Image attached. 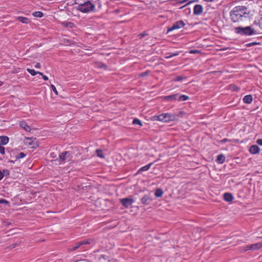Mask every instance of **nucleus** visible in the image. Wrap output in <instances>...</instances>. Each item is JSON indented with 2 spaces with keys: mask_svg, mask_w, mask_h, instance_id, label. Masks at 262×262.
I'll use <instances>...</instances> for the list:
<instances>
[{
  "mask_svg": "<svg viewBox=\"0 0 262 262\" xmlns=\"http://www.w3.org/2000/svg\"><path fill=\"white\" fill-rule=\"evenodd\" d=\"M35 66H39V63H36V64Z\"/></svg>",
  "mask_w": 262,
  "mask_h": 262,
  "instance_id": "obj_50",
  "label": "nucleus"
},
{
  "mask_svg": "<svg viewBox=\"0 0 262 262\" xmlns=\"http://www.w3.org/2000/svg\"><path fill=\"white\" fill-rule=\"evenodd\" d=\"M51 88L52 90V91L54 92V93H55V94L56 95H58V92H57V90H56L55 86L53 84H51Z\"/></svg>",
  "mask_w": 262,
  "mask_h": 262,
  "instance_id": "obj_34",
  "label": "nucleus"
},
{
  "mask_svg": "<svg viewBox=\"0 0 262 262\" xmlns=\"http://www.w3.org/2000/svg\"><path fill=\"white\" fill-rule=\"evenodd\" d=\"M198 51L197 50H190V53H195L198 52Z\"/></svg>",
  "mask_w": 262,
  "mask_h": 262,
  "instance_id": "obj_44",
  "label": "nucleus"
},
{
  "mask_svg": "<svg viewBox=\"0 0 262 262\" xmlns=\"http://www.w3.org/2000/svg\"><path fill=\"white\" fill-rule=\"evenodd\" d=\"M38 74H39L40 75H41L42 76L43 79L45 80H48V77L47 76L44 75L42 73L38 72Z\"/></svg>",
  "mask_w": 262,
  "mask_h": 262,
  "instance_id": "obj_36",
  "label": "nucleus"
},
{
  "mask_svg": "<svg viewBox=\"0 0 262 262\" xmlns=\"http://www.w3.org/2000/svg\"><path fill=\"white\" fill-rule=\"evenodd\" d=\"M178 96L177 94L166 96L164 97V99L167 101L176 100L177 99Z\"/></svg>",
  "mask_w": 262,
  "mask_h": 262,
  "instance_id": "obj_20",
  "label": "nucleus"
},
{
  "mask_svg": "<svg viewBox=\"0 0 262 262\" xmlns=\"http://www.w3.org/2000/svg\"><path fill=\"white\" fill-rule=\"evenodd\" d=\"M95 5L88 1L82 4H79L77 6V10L82 13H89L94 10Z\"/></svg>",
  "mask_w": 262,
  "mask_h": 262,
  "instance_id": "obj_4",
  "label": "nucleus"
},
{
  "mask_svg": "<svg viewBox=\"0 0 262 262\" xmlns=\"http://www.w3.org/2000/svg\"><path fill=\"white\" fill-rule=\"evenodd\" d=\"M229 89L232 91H239V88L234 84H230L229 85Z\"/></svg>",
  "mask_w": 262,
  "mask_h": 262,
  "instance_id": "obj_28",
  "label": "nucleus"
},
{
  "mask_svg": "<svg viewBox=\"0 0 262 262\" xmlns=\"http://www.w3.org/2000/svg\"><path fill=\"white\" fill-rule=\"evenodd\" d=\"M204 1H206V2H212L213 0H204Z\"/></svg>",
  "mask_w": 262,
  "mask_h": 262,
  "instance_id": "obj_46",
  "label": "nucleus"
},
{
  "mask_svg": "<svg viewBox=\"0 0 262 262\" xmlns=\"http://www.w3.org/2000/svg\"><path fill=\"white\" fill-rule=\"evenodd\" d=\"M152 165V163H150L148 164L145 165L142 167H141L137 171V173H140L143 171H145L148 170Z\"/></svg>",
  "mask_w": 262,
  "mask_h": 262,
  "instance_id": "obj_15",
  "label": "nucleus"
},
{
  "mask_svg": "<svg viewBox=\"0 0 262 262\" xmlns=\"http://www.w3.org/2000/svg\"><path fill=\"white\" fill-rule=\"evenodd\" d=\"M96 154H97V156L100 157V158H103L104 157L103 151L102 150H101V149H97L96 150Z\"/></svg>",
  "mask_w": 262,
  "mask_h": 262,
  "instance_id": "obj_30",
  "label": "nucleus"
},
{
  "mask_svg": "<svg viewBox=\"0 0 262 262\" xmlns=\"http://www.w3.org/2000/svg\"><path fill=\"white\" fill-rule=\"evenodd\" d=\"M149 196L148 195H145L143 197H142V198L141 200V201L143 204H147V202L149 201Z\"/></svg>",
  "mask_w": 262,
  "mask_h": 262,
  "instance_id": "obj_27",
  "label": "nucleus"
},
{
  "mask_svg": "<svg viewBox=\"0 0 262 262\" xmlns=\"http://www.w3.org/2000/svg\"><path fill=\"white\" fill-rule=\"evenodd\" d=\"M243 248H244V249H243L244 251H248V250H252V245H247L246 246H245Z\"/></svg>",
  "mask_w": 262,
  "mask_h": 262,
  "instance_id": "obj_33",
  "label": "nucleus"
},
{
  "mask_svg": "<svg viewBox=\"0 0 262 262\" xmlns=\"http://www.w3.org/2000/svg\"><path fill=\"white\" fill-rule=\"evenodd\" d=\"M120 201L122 205L126 208L132 206V204L134 202L133 199L127 198L120 199Z\"/></svg>",
  "mask_w": 262,
  "mask_h": 262,
  "instance_id": "obj_9",
  "label": "nucleus"
},
{
  "mask_svg": "<svg viewBox=\"0 0 262 262\" xmlns=\"http://www.w3.org/2000/svg\"><path fill=\"white\" fill-rule=\"evenodd\" d=\"M255 34H262V17L253 24Z\"/></svg>",
  "mask_w": 262,
  "mask_h": 262,
  "instance_id": "obj_6",
  "label": "nucleus"
},
{
  "mask_svg": "<svg viewBox=\"0 0 262 262\" xmlns=\"http://www.w3.org/2000/svg\"><path fill=\"white\" fill-rule=\"evenodd\" d=\"M0 204L9 205V202L6 200L0 199Z\"/></svg>",
  "mask_w": 262,
  "mask_h": 262,
  "instance_id": "obj_35",
  "label": "nucleus"
},
{
  "mask_svg": "<svg viewBox=\"0 0 262 262\" xmlns=\"http://www.w3.org/2000/svg\"><path fill=\"white\" fill-rule=\"evenodd\" d=\"M27 71L29 72V73L32 75V76H34L36 74H38V72H36L33 69H27Z\"/></svg>",
  "mask_w": 262,
  "mask_h": 262,
  "instance_id": "obj_32",
  "label": "nucleus"
},
{
  "mask_svg": "<svg viewBox=\"0 0 262 262\" xmlns=\"http://www.w3.org/2000/svg\"><path fill=\"white\" fill-rule=\"evenodd\" d=\"M226 157L222 154L219 155L217 156L216 161L220 164H223L225 161Z\"/></svg>",
  "mask_w": 262,
  "mask_h": 262,
  "instance_id": "obj_17",
  "label": "nucleus"
},
{
  "mask_svg": "<svg viewBox=\"0 0 262 262\" xmlns=\"http://www.w3.org/2000/svg\"><path fill=\"white\" fill-rule=\"evenodd\" d=\"M24 142L25 144L29 146L31 148H35L38 146V144L35 139L26 138Z\"/></svg>",
  "mask_w": 262,
  "mask_h": 262,
  "instance_id": "obj_7",
  "label": "nucleus"
},
{
  "mask_svg": "<svg viewBox=\"0 0 262 262\" xmlns=\"http://www.w3.org/2000/svg\"><path fill=\"white\" fill-rule=\"evenodd\" d=\"M256 143L260 146H262V139H258L256 141Z\"/></svg>",
  "mask_w": 262,
  "mask_h": 262,
  "instance_id": "obj_39",
  "label": "nucleus"
},
{
  "mask_svg": "<svg viewBox=\"0 0 262 262\" xmlns=\"http://www.w3.org/2000/svg\"><path fill=\"white\" fill-rule=\"evenodd\" d=\"M9 138L7 136H0V144L6 145L9 142Z\"/></svg>",
  "mask_w": 262,
  "mask_h": 262,
  "instance_id": "obj_18",
  "label": "nucleus"
},
{
  "mask_svg": "<svg viewBox=\"0 0 262 262\" xmlns=\"http://www.w3.org/2000/svg\"><path fill=\"white\" fill-rule=\"evenodd\" d=\"M17 19L24 24H28L29 23V19L27 17L18 16L17 17Z\"/></svg>",
  "mask_w": 262,
  "mask_h": 262,
  "instance_id": "obj_21",
  "label": "nucleus"
},
{
  "mask_svg": "<svg viewBox=\"0 0 262 262\" xmlns=\"http://www.w3.org/2000/svg\"><path fill=\"white\" fill-rule=\"evenodd\" d=\"M33 15L37 17H41L43 16V13L40 11H36L33 13Z\"/></svg>",
  "mask_w": 262,
  "mask_h": 262,
  "instance_id": "obj_29",
  "label": "nucleus"
},
{
  "mask_svg": "<svg viewBox=\"0 0 262 262\" xmlns=\"http://www.w3.org/2000/svg\"><path fill=\"white\" fill-rule=\"evenodd\" d=\"M186 1H187V0H180V3H182Z\"/></svg>",
  "mask_w": 262,
  "mask_h": 262,
  "instance_id": "obj_45",
  "label": "nucleus"
},
{
  "mask_svg": "<svg viewBox=\"0 0 262 262\" xmlns=\"http://www.w3.org/2000/svg\"><path fill=\"white\" fill-rule=\"evenodd\" d=\"M178 55V53H175L172 54H170L168 57H171L172 56H177Z\"/></svg>",
  "mask_w": 262,
  "mask_h": 262,
  "instance_id": "obj_42",
  "label": "nucleus"
},
{
  "mask_svg": "<svg viewBox=\"0 0 262 262\" xmlns=\"http://www.w3.org/2000/svg\"><path fill=\"white\" fill-rule=\"evenodd\" d=\"M133 124L134 125H138L140 126H142L143 124L141 121L137 118L134 119L133 121Z\"/></svg>",
  "mask_w": 262,
  "mask_h": 262,
  "instance_id": "obj_26",
  "label": "nucleus"
},
{
  "mask_svg": "<svg viewBox=\"0 0 262 262\" xmlns=\"http://www.w3.org/2000/svg\"><path fill=\"white\" fill-rule=\"evenodd\" d=\"M189 96L185 95H182L179 97L178 100L179 101H184L189 99Z\"/></svg>",
  "mask_w": 262,
  "mask_h": 262,
  "instance_id": "obj_24",
  "label": "nucleus"
},
{
  "mask_svg": "<svg viewBox=\"0 0 262 262\" xmlns=\"http://www.w3.org/2000/svg\"><path fill=\"white\" fill-rule=\"evenodd\" d=\"M9 174V171L8 169H4L3 171H0V180H1L4 177V176H7Z\"/></svg>",
  "mask_w": 262,
  "mask_h": 262,
  "instance_id": "obj_22",
  "label": "nucleus"
},
{
  "mask_svg": "<svg viewBox=\"0 0 262 262\" xmlns=\"http://www.w3.org/2000/svg\"><path fill=\"white\" fill-rule=\"evenodd\" d=\"M234 32L241 35L250 36L255 34L253 25L251 26L243 27L239 26L235 27L234 29Z\"/></svg>",
  "mask_w": 262,
  "mask_h": 262,
  "instance_id": "obj_3",
  "label": "nucleus"
},
{
  "mask_svg": "<svg viewBox=\"0 0 262 262\" xmlns=\"http://www.w3.org/2000/svg\"><path fill=\"white\" fill-rule=\"evenodd\" d=\"M163 194V191L161 189H157L155 193V195L158 198L161 197Z\"/></svg>",
  "mask_w": 262,
  "mask_h": 262,
  "instance_id": "obj_25",
  "label": "nucleus"
},
{
  "mask_svg": "<svg viewBox=\"0 0 262 262\" xmlns=\"http://www.w3.org/2000/svg\"><path fill=\"white\" fill-rule=\"evenodd\" d=\"M243 102L247 104H250L252 102L253 100V98L252 95H247L244 96L243 98Z\"/></svg>",
  "mask_w": 262,
  "mask_h": 262,
  "instance_id": "obj_16",
  "label": "nucleus"
},
{
  "mask_svg": "<svg viewBox=\"0 0 262 262\" xmlns=\"http://www.w3.org/2000/svg\"><path fill=\"white\" fill-rule=\"evenodd\" d=\"M233 199V196L231 193L226 192L224 194V199L226 202H231Z\"/></svg>",
  "mask_w": 262,
  "mask_h": 262,
  "instance_id": "obj_13",
  "label": "nucleus"
},
{
  "mask_svg": "<svg viewBox=\"0 0 262 262\" xmlns=\"http://www.w3.org/2000/svg\"><path fill=\"white\" fill-rule=\"evenodd\" d=\"M251 12L246 6H238L233 8L230 16L233 22L240 23L249 20L252 15Z\"/></svg>",
  "mask_w": 262,
  "mask_h": 262,
  "instance_id": "obj_1",
  "label": "nucleus"
},
{
  "mask_svg": "<svg viewBox=\"0 0 262 262\" xmlns=\"http://www.w3.org/2000/svg\"><path fill=\"white\" fill-rule=\"evenodd\" d=\"M60 161H61L60 164H63L66 162H69L72 160V156L71 153L69 151H66L61 152L59 155Z\"/></svg>",
  "mask_w": 262,
  "mask_h": 262,
  "instance_id": "obj_5",
  "label": "nucleus"
},
{
  "mask_svg": "<svg viewBox=\"0 0 262 262\" xmlns=\"http://www.w3.org/2000/svg\"><path fill=\"white\" fill-rule=\"evenodd\" d=\"M227 140V139H224L223 140V142H226Z\"/></svg>",
  "mask_w": 262,
  "mask_h": 262,
  "instance_id": "obj_48",
  "label": "nucleus"
},
{
  "mask_svg": "<svg viewBox=\"0 0 262 262\" xmlns=\"http://www.w3.org/2000/svg\"><path fill=\"white\" fill-rule=\"evenodd\" d=\"M186 79V77L184 76H179L172 79V81H181L183 80Z\"/></svg>",
  "mask_w": 262,
  "mask_h": 262,
  "instance_id": "obj_23",
  "label": "nucleus"
},
{
  "mask_svg": "<svg viewBox=\"0 0 262 262\" xmlns=\"http://www.w3.org/2000/svg\"><path fill=\"white\" fill-rule=\"evenodd\" d=\"M185 26V23L182 20H179L175 22L171 27L168 28L167 29V33L169 32L172 31L174 30L181 29L184 27Z\"/></svg>",
  "mask_w": 262,
  "mask_h": 262,
  "instance_id": "obj_8",
  "label": "nucleus"
},
{
  "mask_svg": "<svg viewBox=\"0 0 262 262\" xmlns=\"http://www.w3.org/2000/svg\"><path fill=\"white\" fill-rule=\"evenodd\" d=\"M50 156L54 158L56 157V155H55L54 152H52L50 154Z\"/></svg>",
  "mask_w": 262,
  "mask_h": 262,
  "instance_id": "obj_43",
  "label": "nucleus"
},
{
  "mask_svg": "<svg viewBox=\"0 0 262 262\" xmlns=\"http://www.w3.org/2000/svg\"><path fill=\"white\" fill-rule=\"evenodd\" d=\"M148 71H146L145 72H143V73H141L140 74V76L141 77H144V76H147L148 75Z\"/></svg>",
  "mask_w": 262,
  "mask_h": 262,
  "instance_id": "obj_38",
  "label": "nucleus"
},
{
  "mask_svg": "<svg viewBox=\"0 0 262 262\" xmlns=\"http://www.w3.org/2000/svg\"><path fill=\"white\" fill-rule=\"evenodd\" d=\"M252 250H258L262 248V242L252 244Z\"/></svg>",
  "mask_w": 262,
  "mask_h": 262,
  "instance_id": "obj_19",
  "label": "nucleus"
},
{
  "mask_svg": "<svg viewBox=\"0 0 262 262\" xmlns=\"http://www.w3.org/2000/svg\"><path fill=\"white\" fill-rule=\"evenodd\" d=\"M260 151L259 147L256 145H252L249 148V151L252 154H256Z\"/></svg>",
  "mask_w": 262,
  "mask_h": 262,
  "instance_id": "obj_14",
  "label": "nucleus"
},
{
  "mask_svg": "<svg viewBox=\"0 0 262 262\" xmlns=\"http://www.w3.org/2000/svg\"><path fill=\"white\" fill-rule=\"evenodd\" d=\"M93 243V239H88L83 240L82 241L78 242L75 244V246L77 247V249L79 248L80 246L86 245V244H91Z\"/></svg>",
  "mask_w": 262,
  "mask_h": 262,
  "instance_id": "obj_10",
  "label": "nucleus"
},
{
  "mask_svg": "<svg viewBox=\"0 0 262 262\" xmlns=\"http://www.w3.org/2000/svg\"><path fill=\"white\" fill-rule=\"evenodd\" d=\"M177 116L174 114L170 113H163L159 115H155L152 117V121H159L163 122H169L174 121L176 119Z\"/></svg>",
  "mask_w": 262,
  "mask_h": 262,
  "instance_id": "obj_2",
  "label": "nucleus"
},
{
  "mask_svg": "<svg viewBox=\"0 0 262 262\" xmlns=\"http://www.w3.org/2000/svg\"><path fill=\"white\" fill-rule=\"evenodd\" d=\"M76 247H75V246H73V247H72L69 248V250L70 251H75V250H77V249Z\"/></svg>",
  "mask_w": 262,
  "mask_h": 262,
  "instance_id": "obj_40",
  "label": "nucleus"
},
{
  "mask_svg": "<svg viewBox=\"0 0 262 262\" xmlns=\"http://www.w3.org/2000/svg\"><path fill=\"white\" fill-rule=\"evenodd\" d=\"M5 147L0 145V153L2 155H4L5 154Z\"/></svg>",
  "mask_w": 262,
  "mask_h": 262,
  "instance_id": "obj_37",
  "label": "nucleus"
},
{
  "mask_svg": "<svg viewBox=\"0 0 262 262\" xmlns=\"http://www.w3.org/2000/svg\"><path fill=\"white\" fill-rule=\"evenodd\" d=\"M203 12V7L202 5L198 4L194 6L193 8V13L194 15H200Z\"/></svg>",
  "mask_w": 262,
  "mask_h": 262,
  "instance_id": "obj_12",
  "label": "nucleus"
},
{
  "mask_svg": "<svg viewBox=\"0 0 262 262\" xmlns=\"http://www.w3.org/2000/svg\"><path fill=\"white\" fill-rule=\"evenodd\" d=\"M73 26V24L72 23H66L67 27H68L70 28H72Z\"/></svg>",
  "mask_w": 262,
  "mask_h": 262,
  "instance_id": "obj_41",
  "label": "nucleus"
},
{
  "mask_svg": "<svg viewBox=\"0 0 262 262\" xmlns=\"http://www.w3.org/2000/svg\"><path fill=\"white\" fill-rule=\"evenodd\" d=\"M26 156V154H25L24 152H21L19 153L18 155H17L16 156V159H21V158H25Z\"/></svg>",
  "mask_w": 262,
  "mask_h": 262,
  "instance_id": "obj_31",
  "label": "nucleus"
},
{
  "mask_svg": "<svg viewBox=\"0 0 262 262\" xmlns=\"http://www.w3.org/2000/svg\"><path fill=\"white\" fill-rule=\"evenodd\" d=\"M19 126L23 128L25 130L28 132H30L31 128L29 125L27 124V123L24 121H20L19 123Z\"/></svg>",
  "mask_w": 262,
  "mask_h": 262,
  "instance_id": "obj_11",
  "label": "nucleus"
},
{
  "mask_svg": "<svg viewBox=\"0 0 262 262\" xmlns=\"http://www.w3.org/2000/svg\"><path fill=\"white\" fill-rule=\"evenodd\" d=\"M115 12H116V13H118L119 12V10H117V9H116Z\"/></svg>",
  "mask_w": 262,
  "mask_h": 262,
  "instance_id": "obj_47",
  "label": "nucleus"
},
{
  "mask_svg": "<svg viewBox=\"0 0 262 262\" xmlns=\"http://www.w3.org/2000/svg\"><path fill=\"white\" fill-rule=\"evenodd\" d=\"M251 44L254 45V44H255V42H253V43H250V44L248 45V46H250Z\"/></svg>",
  "mask_w": 262,
  "mask_h": 262,
  "instance_id": "obj_49",
  "label": "nucleus"
}]
</instances>
